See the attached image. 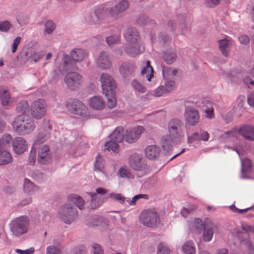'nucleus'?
I'll return each instance as SVG.
<instances>
[{"instance_id": "obj_1", "label": "nucleus", "mask_w": 254, "mask_h": 254, "mask_svg": "<svg viewBox=\"0 0 254 254\" xmlns=\"http://www.w3.org/2000/svg\"><path fill=\"white\" fill-rule=\"evenodd\" d=\"M12 126L15 132L22 135L30 134L36 127L33 119L29 116L23 114L14 118Z\"/></svg>"}, {"instance_id": "obj_2", "label": "nucleus", "mask_w": 254, "mask_h": 254, "mask_svg": "<svg viewBox=\"0 0 254 254\" xmlns=\"http://www.w3.org/2000/svg\"><path fill=\"white\" fill-rule=\"evenodd\" d=\"M70 57L68 55H64L62 62L63 64L60 67L59 71L62 72L63 71L76 68L74 62H81L85 59L87 57V53L82 49H75L71 51Z\"/></svg>"}, {"instance_id": "obj_3", "label": "nucleus", "mask_w": 254, "mask_h": 254, "mask_svg": "<svg viewBox=\"0 0 254 254\" xmlns=\"http://www.w3.org/2000/svg\"><path fill=\"white\" fill-rule=\"evenodd\" d=\"M29 219L26 216H21L12 220L9 224L10 231L16 237H20L28 232Z\"/></svg>"}, {"instance_id": "obj_4", "label": "nucleus", "mask_w": 254, "mask_h": 254, "mask_svg": "<svg viewBox=\"0 0 254 254\" xmlns=\"http://www.w3.org/2000/svg\"><path fill=\"white\" fill-rule=\"evenodd\" d=\"M168 134L175 139V142H180L185 137L184 125L178 119H172L167 125Z\"/></svg>"}, {"instance_id": "obj_5", "label": "nucleus", "mask_w": 254, "mask_h": 254, "mask_svg": "<svg viewBox=\"0 0 254 254\" xmlns=\"http://www.w3.org/2000/svg\"><path fill=\"white\" fill-rule=\"evenodd\" d=\"M140 221L144 225L152 227L159 223L160 218L157 211L153 208H150L141 212Z\"/></svg>"}, {"instance_id": "obj_6", "label": "nucleus", "mask_w": 254, "mask_h": 254, "mask_svg": "<svg viewBox=\"0 0 254 254\" xmlns=\"http://www.w3.org/2000/svg\"><path fill=\"white\" fill-rule=\"evenodd\" d=\"M59 213L61 220L68 224L74 221L78 215L76 208L71 203H67L62 206Z\"/></svg>"}, {"instance_id": "obj_7", "label": "nucleus", "mask_w": 254, "mask_h": 254, "mask_svg": "<svg viewBox=\"0 0 254 254\" xmlns=\"http://www.w3.org/2000/svg\"><path fill=\"white\" fill-rule=\"evenodd\" d=\"M64 81L67 88L70 90H75L83 83V77L78 72H69L65 75Z\"/></svg>"}, {"instance_id": "obj_8", "label": "nucleus", "mask_w": 254, "mask_h": 254, "mask_svg": "<svg viewBox=\"0 0 254 254\" xmlns=\"http://www.w3.org/2000/svg\"><path fill=\"white\" fill-rule=\"evenodd\" d=\"M47 111V104L43 99L35 101L31 107V115L35 119H42Z\"/></svg>"}, {"instance_id": "obj_9", "label": "nucleus", "mask_w": 254, "mask_h": 254, "mask_svg": "<svg viewBox=\"0 0 254 254\" xmlns=\"http://www.w3.org/2000/svg\"><path fill=\"white\" fill-rule=\"evenodd\" d=\"M66 107L72 113L81 116L87 113V108L81 101L76 99H70L67 101Z\"/></svg>"}, {"instance_id": "obj_10", "label": "nucleus", "mask_w": 254, "mask_h": 254, "mask_svg": "<svg viewBox=\"0 0 254 254\" xmlns=\"http://www.w3.org/2000/svg\"><path fill=\"white\" fill-rule=\"evenodd\" d=\"M102 93L108 95L109 92L115 91L116 84L113 77L108 73H102L100 77Z\"/></svg>"}, {"instance_id": "obj_11", "label": "nucleus", "mask_w": 254, "mask_h": 254, "mask_svg": "<svg viewBox=\"0 0 254 254\" xmlns=\"http://www.w3.org/2000/svg\"><path fill=\"white\" fill-rule=\"evenodd\" d=\"M51 125L49 121L44 120L42 129L37 135L34 143V146L46 142L50 137Z\"/></svg>"}, {"instance_id": "obj_12", "label": "nucleus", "mask_w": 254, "mask_h": 254, "mask_svg": "<svg viewBox=\"0 0 254 254\" xmlns=\"http://www.w3.org/2000/svg\"><path fill=\"white\" fill-rule=\"evenodd\" d=\"M107 192V190L102 188H98L96 190V192L88 193L91 197V208L95 209L100 206L104 202V198L100 195H104Z\"/></svg>"}, {"instance_id": "obj_13", "label": "nucleus", "mask_w": 254, "mask_h": 254, "mask_svg": "<svg viewBox=\"0 0 254 254\" xmlns=\"http://www.w3.org/2000/svg\"><path fill=\"white\" fill-rule=\"evenodd\" d=\"M144 129L143 127L139 126L127 129L125 133V140L129 143L134 142L139 138Z\"/></svg>"}, {"instance_id": "obj_14", "label": "nucleus", "mask_w": 254, "mask_h": 254, "mask_svg": "<svg viewBox=\"0 0 254 254\" xmlns=\"http://www.w3.org/2000/svg\"><path fill=\"white\" fill-rule=\"evenodd\" d=\"M129 164L130 167L136 171H144L147 169V165L142 160L141 156L137 153L130 156Z\"/></svg>"}, {"instance_id": "obj_15", "label": "nucleus", "mask_w": 254, "mask_h": 254, "mask_svg": "<svg viewBox=\"0 0 254 254\" xmlns=\"http://www.w3.org/2000/svg\"><path fill=\"white\" fill-rule=\"evenodd\" d=\"M184 117L186 123L190 126H195L199 123L200 117L198 112L194 108H186Z\"/></svg>"}, {"instance_id": "obj_16", "label": "nucleus", "mask_w": 254, "mask_h": 254, "mask_svg": "<svg viewBox=\"0 0 254 254\" xmlns=\"http://www.w3.org/2000/svg\"><path fill=\"white\" fill-rule=\"evenodd\" d=\"M51 152L47 145H41L38 149V162L42 164H47L51 160Z\"/></svg>"}, {"instance_id": "obj_17", "label": "nucleus", "mask_w": 254, "mask_h": 254, "mask_svg": "<svg viewBox=\"0 0 254 254\" xmlns=\"http://www.w3.org/2000/svg\"><path fill=\"white\" fill-rule=\"evenodd\" d=\"M129 6L127 0H122L109 10L110 15L114 17H117L121 13L125 11Z\"/></svg>"}, {"instance_id": "obj_18", "label": "nucleus", "mask_w": 254, "mask_h": 254, "mask_svg": "<svg viewBox=\"0 0 254 254\" xmlns=\"http://www.w3.org/2000/svg\"><path fill=\"white\" fill-rule=\"evenodd\" d=\"M209 138V134L206 131L200 129L199 131L194 132L191 135L188 136V142L191 143L194 141H207Z\"/></svg>"}, {"instance_id": "obj_19", "label": "nucleus", "mask_w": 254, "mask_h": 254, "mask_svg": "<svg viewBox=\"0 0 254 254\" xmlns=\"http://www.w3.org/2000/svg\"><path fill=\"white\" fill-rule=\"evenodd\" d=\"M12 146L14 152L18 154L23 153L27 149L26 140L21 137H15L12 141Z\"/></svg>"}, {"instance_id": "obj_20", "label": "nucleus", "mask_w": 254, "mask_h": 254, "mask_svg": "<svg viewBox=\"0 0 254 254\" xmlns=\"http://www.w3.org/2000/svg\"><path fill=\"white\" fill-rule=\"evenodd\" d=\"M239 134L246 139L250 141L254 140V126L245 125L238 129Z\"/></svg>"}, {"instance_id": "obj_21", "label": "nucleus", "mask_w": 254, "mask_h": 254, "mask_svg": "<svg viewBox=\"0 0 254 254\" xmlns=\"http://www.w3.org/2000/svg\"><path fill=\"white\" fill-rule=\"evenodd\" d=\"M97 64L99 67L105 69L110 68L112 65L111 60L105 52L100 53L97 60Z\"/></svg>"}, {"instance_id": "obj_22", "label": "nucleus", "mask_w": 254, "mask_h": 254, "mask_svg": "<svg viewBox=\"0 0 254 254\" xmlns=\"http://www.w3.org/2000/svg\"><path fill=\"white\" fill-rule=\"evenodd\" d=\"M88 104L90 108L97 110H101L105 107L104 99L99 96H95L90 98Z\"/></svg>"}, {"instance_id": "obj_23", "label": "nucleus", "mask_w": 254, "mask_h": 254, "mask_svg": "<svg viewBox=\"0 0 254 254\" xmlns=\"http://www.w3.org/2000/svg\"><path fill=\"white\" fill-rule=\"evenodd\" d=\"M124 37L126 40L129 44L138 43L139 39L138 33L133 28L127 29L124 34Z\"/></svg>"}, {"instance_id": "obj_24", "label": "nucleus", "mask_w": 254, "mask_h": 254, "mask_svg": "<svg viewBox=\"0 0 254 254\" xmlns=\"http://www.w3.org/2000/svg\"><path fill=\"white\" fill-rule=\"evenodd\" d=\"M160 148L155 145H149L145 149V156L150 160L158 158L160 155Z\"/></svg>"}, {"instance_id": "obj_25", "label": "nucleus", "mask_w": 254, "mask_h": 254, "mask_svg": "<svg viewBox=\"0 0 254 254\" xmlns=\"http://www.w3.org/2000/svg\"><path fill=\"white\" fill-rule=\"evenodd\" d=\"M124 50L128 56L132 57H135L142 52L138 43L128 44L125 46Z\"/></svg>"}, {"instance_id": "obj_26", "label": "nucleus", "mask_w": 254, "mask_h": 254, "mask_svg": "<svg viewBox=\"0 0 254 254\" xmlns=\"http://www.w3.org/2000/svg\"><path fill=\"white\" fill-rule=\"evenodd\" d=\"M232 42L231 39L228 38L218 41L220 50L222 54L226 57H228L229 48Z\"/></svg>"}, {"instance_id": "obj_27", "label": "nucleus", "mask_w": 254, "mask_h": 254, "mask_svg": "<svg viewBox=\"0 0 254 254\" xmlns=\"http://www.w3.org/2000/svg\"><path fill=\"white\" fill-rule=\"evenodd\" d=\"M134 70V64L132 63H123L120 67V71L124 77L131 75Z\"/></svg>"}, {"instance_id": "obj_28", "label": "nucleus", "mask_w": 254, "mask_h": 254, "mask_svg": "<svg viewBox=\"0 0 254 254\" xmlns=\"http://www.w3.org/2000/svg\"><path fill=\"white\" fill-rule=\"evenodd\" d=\"M173 142H175V139H173L169 134L163 135L161 140L162 149L164 151L169 152L172 149Z\"/></svg>"}, {"instance_id": "obj_29", "label": "nucleus", "mask_w": 254, "mask_h": 254, "mask_svg": "<svg viewBox=\"0 0 254 254\" xmlns=\"http://www.w3.org/2000/svg\"><path fill=\"white\" fill-rule=\"evenodd\" d=\"M203 105L205 117L208 119H212L214 117V109L212 103L207 99H204L202 101Z\"/></svg>"}, {"instance_id": "obj_30", "label": "nucleus", "mask_w": 254, "mask_h": 254, "mask_svg": "<svg viewBox=\"0 0 254 254\" xmlns=\"http://www.w3.org/2000/svg\"><path fill=\"white\" fill-rule=\"evenodd\" d=\"M0 99L3 106H8L11 103L10 94L6 87H0Z\"/></svg>"}, {"instance_id": "obj_31", "label": "nucleus", "mask_w": 254, "mask_h": 254, "mask_svg": "<svg viewBox=\"0 0 254 254\" xmlns=\"http://www.w3.org/2000/svg\"><path fill=\"white\" fill-rule=\"evenodd\" d=\"M110 139L115 140L117 142H121L125 139L124 134V127L120 126L117 127L113 132L110 135Z\"/></svg>"}, {"instance_id": "obj_32", "label": "nucleus", "mask_w": 254, "mask_h": 254, "mask_svg": "<svg viewBox=\"0 0 254 254\" xmlns=\"http://www.w3.org/2000/svg\"><path fill=\"white\" fill-rule=\"evenodd\" d=\"M12 161L10 153L6 149L0 148V165H4Z\"/></svg>"}, {"instance_id": "obj_33", "label": "nucleus", "mask_w": 254, "mask_h": 254, "mask_svg": "<svg viewBox=\"0 0 254 254\" xmlns=\"http://www.w3.org/2000/svg\"><path fill=\"white\" fill-rule=\"evenodd\" d=\"M68 199L70 203L74 204L80 209L84 207V200L79 195L76 194H70L68 196Z\"/></svg>"}, {"instance_id": "obj_34", "label": "nucleus", "mask_w": 254, "mask_h": 254, "mask_svg": "<svg viewBox=\"0 0 254 254\" xmlns=\"http://www.w3.org/2000/svg\"><path fill=\"white\" fill-rule=\"evenodd\" d=\"M177 58V54L175 51L169 50L164 52L163 54V59L167 64H172Z\"/></svg>"}, {"instance_id": "obj_35", "label": "nucleus", "mask_w": 254, "mask_h": 254, "mask_svg": "<svg viewBox=\"0 0 254 254\" xmlns=\"http://www.w3.org/2000/svg\"><path fill=\"white\" fill-rule=\"evenodd\" d=\"M177 73V70L175 68L166 66L163 67L162 74L166 80L173 79Z\"/></svg>"}, {"instance_id": "obj_36", "label": "nucleus", "mask_w": 254, "mask_h": 254, "mask_svg": "<svg viewBox=\"0 0 254 254\" xmlns=\"http://www.w3.org/2000/svg\"><path fill=\"white\" fill-rule=\"evenodd\" d=\"M39 190L38 187L34 185L30 180L25 178L23 183V190L26 193H30Z\"/></svg>"}, {"instance_id": "obj_37", "label": "nucleus", "mask_w": 254, "mask_h": 254, "mask_svg": "<svg viewBox=\"0 0 254 254\" xmlns=\"http://www.w3.org/2000/svg\"><path fill=\"white\" fill-rule=\"evenodd\" d=\"M12 141V136L9 134H4L0 139V148L6 149L10 147Z\"/></svg>"}, {"instance_id": "obj_38", "label": "nucleus", "mask_w": 254, "mask_h": 254, "mask_svg": "<svg viewBox=\"0 0 254 254\" xmlns=\"http://www.w3.org/2000/svg\"><path fill=\"white\" fill-rule=\"evenodd\" d=\"M203 238L205 242H209L211 240L213 235V227L212 225H207L204 228Z\"/></svg>"}, {"instance_id": "obj_39", "label": "nucleus", "mask_w": 254, "mask_h": 254, "mask_svg": "<svg viewBox=\"0 0 254 254\" xmlns=\"http://www.w3.org/2000/svg\"><path fill=\"white\" fill-rule=\"evenodd\" d=\"M182 251L186 254H195V248L193 242L189 241L185 243L182 246Z\"/></svg>"}, {"instance_id": "obj_40", "label": "nucleus", "mask_w": 254, "mask_h": 254, "mask_svg": "<svg viewBox=\"0 0 254 254\" xmlns=\"http://www.w3.org/2000/svg\"><path fill=\"white\" fill-rule=\"evenodd\" d=\"M238 134V129L234 128L232 130L225 132L222 134L221 137L226 141L233 140L234 138L237 137Z\"/></svg>"}, {"instance_id": "obj_41", "label": "nucleus", "mask_w": 254, "mask_h": 254, "mask_svg": "<svg viewBox=\"0 0 254 254\" xmlns=\"http://www.w3.org/2000/svg\"><path fill=\"white\" fill-rule=\"evenodd\" d=\"M105 161L102 155L98 154L96 158L94 164V170L97 172H103Z\"/></svg>"}, {"instance_id": "obj_42", "label": "nucleus", "mask_w": 254, "mask_h": 254, "mask_svg": "<svg viewBox=\"0 0 254 254\" xmlns=\"http://www.w3.org/2000/svg\"><path fill=\"white\" fill-rule=\"evenodd\" d=\"M107 99V106L110 109L114 108L117 105V100L115 91L109 92L108 95H105Z\"/></svg>"}, {"instance_id": "obj_43", "label": "nucleus", "mask_w": 254, "mask_h": 254, "mask_svg": "<svg viewBox=\"0 0 254 254\" xmlns=\"http://www.w3.org/2000/svg\"><path fill=\"white\" fill-rule=\"evenodd\" d=\"M118 143L119 142L115 141V140L111 139L109 141L105 143V149L108 151H112L115 153H118L119 150V145Z\"/></svg>"}, {"instance_id": "obj_44", "label": "nucleus", "mask_w": 254, "mask_h": 254, "mask_svg": "<svg viewBox=\"0 0 254 254\" xmlns=\"http://www.w3.org/2000/svg\"><path fill=\"white\" fill-rule=\"evenodd\" d=\"M16 109L18 113L23 114L29 111L30 106L27 101L23 100L18 103Z\"/></svg>"}, {"instance_id": "obj_45", "label": "nucleus", "mask_w": 254, "mask_h": 254, "mask_svg": "<svg viewBox=\"0 0 254 254\" xmlns=\"http://www.w3.org/2000/svg\"><path fill=\"white\" fill-rule=\"evenodd\" d=\"M120 35L119 34H115L107 37L106 40L107 44L109 46H112L115 44H118L120 42Z\"/></svg>"}, {"instance_id": "obj_46", "label": "nucleus", "mask_w": 254, "mask_h": 254, "mask_svg": "<svg viewBox=\"0 0 254 254\" xmlns=\"http://www.w3.org/2000/svg\"><path fill=\"white\" fill-rule=\"evenodd\" d=\"M95 14L97 19L100 21L106 18L108 11L103 6H100L95 10Z\"/></svg>"}, {"instance_id": "obj_47", "label": "nucleus", "mask_w": 254, "mask_h": 254, "mask_svg": "<svg viewBox=\"0 0 254 254\" xmlns=\"http://www.w3.org/2000/svg\"><path fill=\"white\" fill-rule=\"evenodd\" d=\"M131 86L132 88L139 93H144L146 91V88L145 86L140 84L136 79H134L131 82Z\"/></svg>"}, {"instance_id": "obj_48", "label": "nucleus", "mask_w": 254, "mask_h": 254, "mask_svg": "<svg viewBox=\"0 0 254 254\" xmlns=\"http://www.w3.org/2000/svg\"><path fill=\"white\" fill-rule=\"evenodd\" d=\"M207 226V224H204L202 220L200 219H195L193 221V226L195 227V231L198 233H200L204 228Z\"/></svg>"}, {"instance_id": "obj_49", "label": "nucleus", "mask_w": 254, "mask_h": 254, "mask_svg": "<svg viewBox=\"0 0 254 254\" xmlns=\"http://www.w3.org/2000/svg\"><path fill=\"white\" fill-rule=\"evenodd\" d=\"M31 176L33 179L39 182H42L46 180L47 178L46 175L38 170L34 171Z\"/></svg>"}, {"instance_id": "obj_50", "label": "nucleus", "mask_w": 254, "mask_h": 254, "mask_svg": "<svg viewBox=\"0 0 254 254\" xmlns=\"http://www.w3.org/2000/svg\"><path fill=\"white\" fill-rule=\"evenodd\" d=\"M99 221V219L97 216H89L86 219V225L89 227L98 226Z\"/></svg>"}, {"instance_id": "obj_51", "label": "nucleus", "mask_w": 254, "mask_h": 254, "mask_svg": "<svg viewBox=\"0 0 254 254\" xmlns=\"http://www.w3.org/2000/svg\"><path fill=\"white\" fill-rule=\"evenodd\" d=\"M178 19L179 23V26L181 29V31L183 34H184L188 29L187 19L184 16H180L178 17Z\"/></svg>"}, {"instance_id": "obj_52", "label": "nucleus", "mask_w": 254, "mask_h": 254, "mask_svg": "<svg viewBox=\"0 0 254 254\" xmlns=\"http://www.w3.org/2000/svg\"><path fill=\"white\" fill-rule=\"evenodd\" d=\"M146 64V66L142 69V72L144 73L146 70H151V74H147L146 75L147 80L150 81L151 78L154 76V70L153 67L150 65V62L149 61H147Z\"/></svg>"}, {"instance_id": "obj_53", "label": "nucleus", "mask_w": 254, "mask_h": 254, "mask_svg": "<svg viewBox=\"0 0 254 254\" xmlns=\"http://www.w3.org/2000/svg\"><path fill=\"white\" fill-rule=\"evenodd\" d=\"M157 254H170V249L166 244L161 243L159 244Z\"/></svg>"}, {"instance_id": "obj_54", "label": "nucleus", "mask_w": 254, "mask_h": 254, "mask_svg": "<svg viewBox=\"0 0 254 254\" xmlns=\"http://www.w3.org/2000/svg\"><path fill=\"white\" fill-rule=\"evenodd\" d=\"M45 31L50 34L55 30L56 25L52 20H48L45 24Z\"/></svg>"}, {"instance_id": "obj_55", "label": "nucleus", "mask_w": 254, "mask_h": 254, "mask_svg": "<svg viewBox=\"0 0 254 254\" xmlns=\"http://www.w3.org/2000/svg\"><path fill=\"white\" fill-rule=\"evenodd\" d=\"M46 254H61V252L58 247L52 245L47 248Z\"/></svg>"}, {"instance_id": "obj_56", "label": "nucleus", "mask_w": 254, "mask_h": 254, "mask_svg": "<svg viewBox=\"0 0 254 254\" xmlns=\"http://www.w3.org/2000/svg\"><path fill=\"white\" fill-rule=\"evenodd\" d=\"M110 195L111 197L115 199L118 201L120 203L123 204L126 200V198L121 193H110Z\"/></svg>"}, {"instance_id": "obj_57", "label": "nucleus", "mask_w": 254, "mask_h": 254, "mask_svg": "<svg viewBox=\"0 0 254 254\" xmlns=\"http://www.w3.org/2000/svg\"><path fill=\"white\" fill-rule=\"evenodd\" d=\"M166 92L164 86H160L152 91V95L155 97H160Z\"/></svg>"}, {"instance_id": "obj_58", "label": "nucleus", "mask_w": 254, "mask_h": 254, "mask_svg": "<svg viewBox=\"0 0 254 254\" xmlns=\"http://www.w3.org/2000/svg\"><path fill=\"white\" fill-rule=\"evenodd\" d=\"M11 27V24L7 21L0 22V31L2 32L8 31Z\"/></svg>"}, {"instance_id": "obj_59", "label": "nucleus", "mask_w": 254, "mask_h": 254, "mask_svg": "<svg viewBox=\"0 0 254 254\" xmlns=\"http://www.w3.org/2000/svg\"><path fill=\"white\" fill-rule=\"evenodd\" d=\"M175 82L171 79L168 80L165 83V89L166 90V93H168L171 91L174 87H175Z\"/></svg>"}, {"instance_id": "obj_60", "label": "nucleus", "mask_w": 254, "mask_h": 254, "mask_svg": "<svg viewBox=\"0 0 254 254\" xmlns=\"http://www.w3.org/2000/svg\"><path fill=\"white\" fill-rule=\"evenodd\" d=\"M221 0H206L205 5L207 7H214L219 4Z\"/></svg>"}, {"instance_id": "obj_61", "label": "nucleus", "mask_w": 254, "mask_h": 254, "mask_svg": "<svg viewBox=\"0 0 254 254\" xmlns=\"http://www.w3.org/2000/svg\"><path fill=\"white\" fill-rule=\"evenodd\" d=\"M230 209L235 213H238L240 214H242L243 213H246L248 212L249 210H251L253 208L252 207H249L247 208L243 209H240L236 207V206L234 205H232L230 206Z\"/></svg>"}, {"instance_id": "obj_62", "label": "nucleus", "mask_w": 254, "mask_h": 254, "mask_svg": "<svg viewBox=\"0 0 254 254\" xmlns=\"http://www.w3.org/2000/svg\"><path fill=\"white\" fill-rule=\"evenodd\" d=\"M119 173L120 177L122 178H131L130 173L125 168H121L119 169Z\"/></svg>"}, {"instance_id": "obj_63", "label": "nucleus", "mask_w": 254, "mask_h": 254, "mask_svg": "<svg viewBox=\"0 0 254 254\" xmlns=\"http://www.w3.org/2000/svg\"><path fill=\"white\" fill-rule=\"evenodd\" d=\"M195 208L192 207H189L188 208H183L181 212V215L184 217H187L191 213Z\"/></svg>"}, {"instance_id": "obj_64", "label": "nucleus", "mask_w": 254, "mask_h": 254, "mask_svg": "<svg viewBox=\"0 0 254 254\" xmlns=\"http://www.w3.org/2000/svg\"><path fill=\"white\" fill-rule=\"evenodd\" d=\"M34 251V249L32 247L26 250H22L20 249H16L15 250L16 252L19 254H33Z\"/></svg>"}]
</instances>
